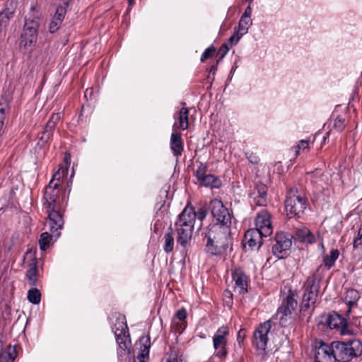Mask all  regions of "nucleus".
Masks as SVG:
<instances>
[{"label": "nucleus", "mask_w": 362, "mask_h": 362, "mask_svg": "<svg viewBox=\"0 0 362 362\" xmlns=\"http://www.w3.org/2000/svg\"><path fill=\"white\" fill-rule=\"evenodd\" d=\"M361 354L362 343L360 340L354 339L346 341H334L330 344L321 342L315 357L334 358L337 362H349Z\"/></svg>", "instance_id": "nucleus-1"}, {"label": "nucleus", "mask_w": 362, "mask_h": 362, "mask_svg": "<svg viewBox=\"0 0 362 362\" xmlns=\"http://www.w3.org/2000/svg\"><path fill=\"white\" fill-rule=\"evenodd\" d=\"M61 189L58 184L49 181L45 189L43 205L48 214V223L52 233L59 237V233L64 225L63 206L60 197Z\"/></svg>", "instance_id": "nucleus-2"}, {"label": "nucleus", "mask_w": 362, "mask_h": 362, "mask_svg": "<svg viewBox=\"0 0 362 362\" xmlns=\"http://www.w3.org/2000/svg\"><path fill=\"white\" fill-rule=\"evenodd\" d=\"M230 226L214 223L210 225L206 233V252L212 255H221L231 244Z\"/></svg>", "instance_id": "nucleus-3"}, {"label": "nucleus", "mask_w": 362, "mask_h": 362, "mask_svg": "<svg viewBox=\"0 0 362 362\" xmlns=\"http://www.w3.org/2000/svg\"><path fill=\"white\" fill-rule=\"evenodd\" d=\"M304 293L300 306V319L307 317V321L311 317L315 309V304L318 298L320 279L315 274L309 276L303 284Z\"/></svg>", "instance_id": "nucleus-4"}, {"label": "nucleus", "mask_w": 362, "mask_h": 362, "mask_svg": "<svg viewBox=\"0 0 362 362\" xmlns=\"http://www.w3.org/2000/svg\"><path fill=\"white\" fill-rule=\"evenodd\" d=\"M194 226V214L193 207L187 206L179 215L175 222L177 241L185 247L191 240Z\"/></svg>", "instance_id": "nucleus-5"}, {"label": "nucleus", "mask_w": 362, "mask_h": 362, "mask_svg": "<svg viewBox=\"0 0 362 362\" xmlns=\"http://www.w3.org/2000/svg\"><path fill=\"white\" fill-rule=\"evenodd\" d=\"M30 11L33 12V18H25V24L21 36V45L24 47H32L37 41L39 28L37 19L39 18V13L36 12L34 6L30 7Z\"/></svg>", "instance_id": "nucleus-6"}, {"label": "nucleus", "mask_w": 362, "mask_h": 362, "mask_svg": "<svg viewBox=\"0 0 362 362\" xmlns=\"http://www.w3.org/2000/svg\"><path fill=\"white\" fill-rule=\"evenodd\" d=\"M307 206L306 198L297 189H290L286 194L285 209L290 217H300Z\"/></svg>", "instance_id": "nucleus-7"}, {"label": "nucleus", "mask_w": 362, "mask_h": 362, "mask_svg": "<svg viewBox=\"0 0 362 362\" xmlns=\"http://www.w3.org/2000/svg\"><path fill=\"white\" fill-rule=\"evenodd\" d=\"M229 328L227 326L219 327L213 337V346L215 350L214 356L220 360H224L228 356L227 336Z\"/></svg>", "instance_id": "nucleus-8"}, {"label": "nucleus", "mask_w": 362, "mask_h": 362, "mask_svg": "<svg viewBox=\"0 0 362 362\" xmlns=\"http://www.w3.org/2000/svg\"><path fill=\"white\" fill-rule=\"evenodd\" d=\"M293 236L284 232L276 233L272 251V253L279 259L284 258L288 255V252L292 245Z\"/></svg>", "instance_id": "nucleus-9"}, {"label": "nucleus", "mask_w": 362, "mask_h": 362, "mask_svg": "<svg viewBox=\"0 0 362 362\" xmlns=\"http://www.w3.org/2000/svg\"><path fill=\"white\" fill-rule=\"evenodd\" d=\"M208 167L206 164L199 162L194 173V175L199 183L204 187L211 188H219L221 186L220 179L212 175L207 174Z\"/></svg>", "instance_id": "nucleus-10"}, {"label": "nucleus", "mask_w": 362, "mask_h": 362, "mask_svg": "<svg viewBox=\"0 0 362 362\" xmlns=\"http://www.w3.org/2000/svg\"><path fill=\"white\" fill-rule=\"evenodd\" d=\"M272 328V321L270 320L265 321L254 331L252 345L257 349L265 351L268 343V333Z\"/></svg>", "instance_id": "nucleus-11"}, {"label": "nucleus", "mask_w": 362, "mask_h": 362, "mask_svg": "<svg viewBox=\"0 0 362 362\" xmlns=\"http://www.w3.org/2000/svg\"><path fill=\"white\" fill-rule=\"evenodd\" d=\"M210 209L214 218L217 221L216 223L231 225L230 214L220 199H212L210 202Z\"/></svg>", "instance_id": "nucleus-12"}, {"label": "nucleus", "mask_w": 362, "mask_h": 362, "mask_svg": "<svg viewBox=\"0 0 362 362\" xmlns=\"http://www.w3.org/2000/svg\"><path fill=\"white\" fill-rule=\"evenodd\" d=\"M255 229L259 230L264 237H268L273 232L271 221V214L268 211L263 209L257 214L255 218Z\"/></svg>", "instance_id": "nucleus-13"}, {"label": "nucleus", "mask_w": 362, "mask_h": 362, "mask_svg": "<svg viewBox=\"0 0 362 362\" xmlns=\"http://www.w3.org/2000/svg\"><path fill=\"white\" fill-rule=\"evenodd\" d=\"M232 278L235 282V291L239 294L247 293L250 279L241 269L235 268L233 270Z\"/></svg>", "instance_id": "nucleus-14"}, {"label": "nucleus", "mask_w": 362, "mask_h": 362, "mask_svg": "<svg viewBox=\"0 0 362 362\" xmlns=\"http://www.w3.org/2000/svg\"><path fill=\"white\" fill-rule=\"evenodd\" d=\"M329 328L336 329L340 331L341 334L348 333V327L346 320L341 317L337 313L329 314L325 316V321L324 322Z\"/></svg>", "instance_id": "nucleus-15"}, {"label": "nucleus", "mask_w": 362, "mask_h": 362, "mask_svg": "<svg viewBox=\"0 0 362 362\" xmlns=\"http://www.w3.org/2000/svg\"><path fill=\"white\" fill-rule=\"evenodd\" d=\"M60 116L59 114H52L49 120L46 123L44 130L38 134V139L42 143V145L48 143L52 137L54 130L55 129L57 122L59 120Z\"/></svg>", "instance_id": "nucleus-16"}, {"label": "nucleus", "mask_w": 362, "mask_h": 362, "mask_svg": "<svg viewBox=\"0 0 362 362\" xmlns=\"http://www.w3.org/2000/svg\"><path fill=\"white\" fill-rule=\"evenodd\" d=\"M177 122L173 126V133L170 136V146L173 154L177 158H180L184 151V143L181 134L176 130Z\"/></svg>", "instance_id": "nucleus-17"}, {"label": "nucleus", "mask_w": 362, "mask_h": 362, "mask_svg": "<svg viewBox=\"0 0 362 362\" xmlns=\"http://www.w3.org/2000/svg\"><path fill=\"white\" fill-rule=\"evenodd\" d=\"M264 237L259 230L255 228L247 230L244 235L245 244H247L251 250H258L262 244V238Z\"/></svg>", "instance_id": "nucleus-18"}, {"label": "nucleus", "mask_w": 362, "mask_h": 362, "mask_svg": "<svg viewBox=\"0 0 362 362\" xmlns=\"http://www.w3.org/2000/svg\"><path fill=\"white\" fill-rule=\"evenodd\" d=\"M296 294L292 290H289L288 294L282 300L281 305L279 306L277 310V314H288L292 313L296 310L298 302L295 298Z\"/></svg>", "instance_id": "nucleus-19"}, {"label": "nucleus", "mask_w": 362, "mask_h": 362, "mask_svg": "<svg viewBox=\"0 0 362 362\" xmlns=\"http://www.w3.org/2000/svg\"><path fill=\"white\" fill-rule=\"evenodd\" d=\"M250 197L253 199L255 205L265 206L267 204V187L263 183H258L251 192Z\"/></svg>", "instance_id": "nucleus-20"}, {"label": "nucleus", "mask_w": 362, "mask_h": 362, "mask_svg": "<svg viewBox=\"0 0 362 362\" xmlns=\"http://www.w3.org/2000/svg\"><path fill=\"white\" fill-rule=\"evenodd\" d=\"M187 311L185 308L178 310L172 320L171 328L177 333H182L187 327Z\"/></svg>", "instance_id": "nucleus-21"}, {"label": "nucleus", "mask_w": 362, "mask_h": 362, "mask_svg": "<svg viewBox=\"0 0 362 362\" xmlns=\"http://www.w3.org/2000/svg\"><path fill=\"white\" fill-rule=\"evenodd\" d=\"M361 298V294L358 291L350 288L348 289L344 294V302L348 306V309L346 312V315L349 316L351 313V310L357 305V302Z\"/></svg>", "instance_id": "nucleus-22"}, {"label": "nucleus", "mask_w": 362, "mask_h": 362, "mask_svg": "<svg viewBox=\"0 0 362 362\" xmlns=\"http://www.w3.org/2000/svg\"><path fill=\"white\" fill-rule=\"evenodd\" d=\"M139 345L141 353L138 355L137 359L139 362H146V358H148L151 346L150 337L148 336H141L139 339Z\"/></svg>", "instance_id": "nucleus-23"}, {"label": "nucleus", "mask_w": 362, "mask_h": 362, "mask_svg": "<svg viewBox=\"0 0 362 362\" xmlns=\"http://www.w3.org/2000/svg\"><path fill=\"white\" fill-rule=\"evenodd\" d=\"M175 119L178 121L177 123L176 130L177 129L185 130L189 127V109L183 107L175 116Z\"/></svg>", "instance_id": "nucleus-24"}, {"label": "nucleus", "mask_w": 362, "mask_h": 362, "mask_svg": "<svg viewBox=\"0 0 362 362\" xmlns=\"http://www.w3.org/2000/svg\"><path fill=\"white\" fill-rule=\"evenodd\" d=\"M295 236L298 240L304 243L313 244L315 238L312 232L307 228H297Z\"/></svg>", "instance_id": "nucleus-25"}, {"label": "nucleus", "mask_w": 362, "mask_h": 362, "mask_svg": "<svg viewBox=\"0 0 362 362\" xmlns=\"http://www.w3.org/2000/svg\"><path fill=\"white\" fill-rule=\"evenodd\" d=\"M117 343L119 346L118 354L119 356L129 354L130 353L129 346L131 341L129 338V334H126L121 336L115 337Z\"/></svg>", "instance_id": "nucleus-26"}, {"label": "nucleus", "mask_w": 362, "mask_h": 362, "mask_svg": "<svg viewBox=\"0 0 362 362\" xmlns=\"http://www.w3.org/2000/svg\"><path fill=\"white\" fill-rule=\"evenodd\" d=\"M16 355L15 346L8 345L4 349L0 344V362H13Z\"/></svg>", "instance_id": "nucleus-27"}, {"label": "nucleus", "mask_w": 362, "mask_h": 362, "mask_svg": "<svg viewBox=\"0 0 362 362\" xmlns=\"http://www.w3.org/2000/svg\"><path fill=\"white\" fill-rule=\"evenodd\" d=\"M11 100V93H5L0 100V122H2V123L4 122L6 114L9 111Z\"/></svg>", "instance_id": "nucleus-28"}, {"label": "nucleus", "mask_w": 362, "mask_h": 362, "mask_svg": "<svg viewBox=\"0 0 362 362\" xmlns=\"http://www.w3.org/2000/svg\"><path fill=\"white\" fill-rule=\"evenodd\" d=\"M112 331L115 333V336H121L129 333V329L127 324L125 316L122 315L117 318Z\"/></svg>", "instance_id": "nucleus-29"}, {"label": "nucleus", "mask_w": 362, "mask_h": 362, "mask_svg": "<svg viewBox=\"0 0 362 362\" xmlns=\"http://www.w3.org/2000/svg\"><path fill=\"white\" fill-rule=\"evenodd\" d=\"M26 277L30 286H34L37 285L38 279V270L37 268V262L35 259L30 264L29 269L26 272Z\"/></svg>", "instance_id": "nucleus-30"}, {"label": "nucleus", "mask_w": 362, "mask_h": 362, "mask_svg": "<svg viewBox=\"0 0 362 362\" xmlns=\"http://www.w3.org/2000/svg\"><path fill=\"white\" fill-rule=\"evenodd\" d=\"M166 362H186L184 359L182 353L180 351L177 346L171 345L168 352V356Z\"/></svg>", "instance_id": "nucleus-31"}, {"label": "nucleus", "mask_w": 362, "mask_h": 362, "mask_svg": "<svg viewBox=\"0 0 362 362\" xmlns=\"http://www.w3.org/2000/svg\"><path fill=\"white\" fill-rule=\"evenodd\" d=\"M169 229L170 230V232L166 233L164 235L163 240H164V245H163V250L166 253L171 252L174 249V238L173 236L172 233V228L170 227Z\"/></svg>", "instance_id": "nucleus-32"}, {"label": "nucleus", "mask_w": 362, "mask_h": 362, "mask_svg": "<svg viewBox=\"0 0 362 362\" xmlns=\"http://www.w3.org/2000/svg\"><path fill=\"white\" fill-rule=\"evenodd\" d=\"M339 252L337 249H333L330 251L329 255H325L323 257V262L325 266L329 269L334 264L336 260L338 259Z\"/></svg>", "instance_id": "nucleus-33"}, {"label": "nucleus", "mask_w": 362, "mask_h": 362, "mask_svg": "<svg viewBox=\"0 0 362 362\" xmlns=\"http://www.w3.org/2000/svg\"><path fill=\"white\" fill-rule=\"evenodd\" d=\"M52 240V235L47 232L42 233L39 239V246L41 250L45 251L49 247Z\"/></svg>", "instance_id": "nucleus-34"}, {"label": "nucleus", "mask_w": 362, "mask_h": 362, "mask_svg": "<svg viewBox=\"0 0 362 362\" xmlns=\"http://www.w3.org/2000/svg\"><path fill=\"white\" fill-rule=\"evenodd\" d=\"M28 300L33 304H39L41 300V293L36 288H32L28 291Z\"/></svg>", "instance_id": "nucleus-35"}, {"label": "nucleus", "mask_w": 362, "mask_h": 362, "mask_svg": "<svg viewBox=\"0 0 362 362\" xmlns=\"http://www.w3.org/2000/svg\"><path fill=\"white\" fill-rule=\"evenodd\" d=\"M17 4L16 0H7L5 4V8L1 12L11 18L17 8Z\"/></svg>", "instance_id": "nucleus-36"}, {"label": "nucleus", "mask_w": 362, "mask_h": 362, "mask_svg": "<svg viewBox=\"0 0 362 362\" xmlns=\"http://www.w3.org/2000/svg\"><path fill=\"white\" fill-rule=\"evenodd\" d=\"M252 24V19L250 18H247L245 16H241L239 25H238V32H241V35H243L246 33H247L248 28Z\"/></svg>", "instance_id": "nucleus-37"}, {"label": "nucleus", "mask_w": 362, "mask_h": 362, "mask_svg": "<svg viewBox=\"0 0 362 362\" xmlns=\"http://www.w3.org/2000/svg\"><path fill=\"white\" fill-rule=\"evenodd\" d=\"M66 6H59L57 9L56 12L53 16V18L59 21V22L62 23L65 14L66 13V6H67V4H65Z\"/></svg>", "instance_id": "nucleus-38"}, {"label": "nucleus", "mask_w": 362, "mask_h": 362, "mask_svg": "<svg viewBox=\"0 0 362 362\" xmlns=\"http://www.w3.org/2000/svg\"><path fill=\"white\" fill-rule=\"evenodd\" d=\"M279 317V324L281 327H287L292 322L291 315L288 314H277Z\"/></svg>", "instance_id": "nucleus-39"}, {"label": "nucleus", "mask_w": 362, "mask_h": 362, "mask_svg": "<svg viewBox=\"0 0 362 362\" xmlns=\"http://www.w3.org/2000/svg\"><path fill=\"white\" fill-rule=\"evenodd\" d=\"M346 125L345 119L339 116L334 119L333 127L337 131L341 132L345 128Z\"/></svg>", "instance_id": "nucleus-40"}, {"label": "nucleus", "mask_w": 362, "mask_h": 362, "mask_svg": "<svg viewBox=\"0 0 362 362\" xmlns=\"http://www.w3.org/2000/svg\"><path fill=\"white\" fill-rule=\"evenodd\" d=\"M65 170L64 169H59L52 177V179L50 181H53L55 184H58V187L61 185V179L64 175Z\"/></svg>", "instance_id": "nucleus-41"}, {"label": "nucleus", "mask_w": 362, "mask_h": 362, "mask_svg": "<svg viewBox=\"0 0 362 362\" xmlns=\"http://www.w3.org/2000/svg\"><path fill=\"white\" fill-rule=\"evenodd\" d=\"M10 18L6 14L0 12V33L7 26Z\"/></svg>", "instance_id": "nucleus-42"}, {"label": "nucleus", "mask_w": 362, "mask_h": 362, "mask_svg": "<svg viewBox=\"0 0 362 362\" xmlns=\"http://www.w3.org/2000/svg\"><path fill=\"white\" fill-rule=\"evenodd\" d=\"M216 52V49L214 47L211 46L210 47L205 49V51L203 52L202 57H201V62H204L209 57H212L214 54Z\"/></svg>", "instance_id": "nucleus-43"}, {"label": "nucleus", "mask_w": 362, "mask_h": 362, "mask_svg": "<svg viewBox=\"0 0 362 362\" xmlns=\"http://www.w3.org/2000/svg\"><path fill=\"white\" fill-rule=\"evenodd\" d=\"M229 47L227 45V44H223L221 46V47L218 50L217 54L219 56V59L217 61V63H218L221 60L223 59V58L226 56V54L229 51Z\"/></svg>", "instance_id": "nucleus-44"}, {"label": "nucleus", "mask_w": 362, "mask_h": 362, "mask_svg": "<svg viewBox=\"0 0 362 362\" xmlns=\"http://www.w3.org/2000/svg\"><path fill=\"white\" fill-rule=\"evenodd\" d=\"M193 212L194 214V221L198 218L202 222L206 218V210L204 208H200L197 211H195L193 208Z\"/></svg>", "instance_id": "nucleus-45"}, {"label": "nucleus", "mask_w": 362, "mask_h": 362, "mask_svg": "<svg viewBox=\"0 0 362 362\" xmlns=\"http://www.w3.org/2000/svg\"><path fill=\"white\" fill-rule=\"evenodd\" d=\"M61 24H62V23L59 22V21L56 20L52 18V20L50 22L49 25V32L52 33L56 32L60 27Z\"/></svg>", "instance_id": "nucleus-46"}, {"label": "nucleus", "mask_w": 362, "mask_h": 362, "mask_svg": "<svg viewBox=\"0 0 362 362\" xmlns=\"http://www.w3.org/2000/svg\"><path fill=\"white\" fill-rule=\"evenodd\" d=\"M354 247L357 248L362 245V228L358 230L357 236L354 240Z\"/></svg>", "instance_id": "nucleus-47"}, {"label": "nucleus", "mask_w": 362, "mask_h": 362, "mask_svg": "<svg viewBox=\"0 0 362 362\" xmlns=\"http://www.w3.org/2000/svg\"><path fill=\"white\" fill-rule=\"evenodd\" d=\"M246 157L252 164H257L259 161V157L253 153H246Z\"/></svg>", "instance_id": "nucleus-48"}, {"label": "nucleus", "mask_w": 362, "mask_h": 362, "mask_svg": "<svg viewBox=\"0 0 362 362\" xmlns=\"http://www.w3.org/2000/svg\"><path fill=\"white\" fill-rule=\"evenodd\" d=\"M243 35H241V32H238L237 33L233 34L228 40L229 42H230L231 45H235L241 38Z\"/></svg>", "instance_id": "nucleus-49"}, {"label": "nucleus", "mask_w": 362, "mask_h": 362, "mask_svg": "<svg viewBox=\"0 0 362 362\" xmlns=\"http://www.w3.org/2000/svg\"><path fill=\"white\" fill-rule=\"evenodd\" d=\"M309 143L307 140H301L299 141L298 144L296 146V153H298V151L300 149L305 150L308 147Z\"/></svg>", "instance_id": "nucleus-50"}, {"label": "nucleus", "mask_w": 362, "mask_h": 362, "mask_svg": "<svg viewBox=\"0 0 362 362\" xmlns=\"http://www.w3.org/2000/svg\"><path fill=\"white\" fill-rule=\"evenodd\" d=\"M245 332H246V331L245 329H240L238 331V334H237V341L239 344L243 341V340L245 337Z\"/></svg>", "instance_id": "nucleus-51"}, {"label": "nucleus", "mask_w": 362, "mask_h": 362, "mask_svg": "<svg viewBox=\"0 0 362 362\" xmlns=\"http://www.w3.org/2000/svg\"><path fill=\"white\" fill-rule=\"evenodd\" d=\"M252 8L251 6L249 5L245 10L243 14L242 15L243 16H245V17H247V18H251V15H252Z\"/></svg>", "instance_id": "nucleus-52"}, {"label": "nucleus", "mask_w": 362, "mask_h": 362, "mask_svg": "<svg viewBox=\"0 0 362 362\" xmlns=\"http://www.w3.org/2000/svg\"><path fill=\"white\" fill-rule=\"evenodd\" d=\"M216 70H217V66L216 65H214L211 67L210 72L213 73V74H215Z\"/></svg>", "instance_id": "nucleus-53"}, {"label": "nucleus", "mask_w": 362, "mask_h": 362, "mask_svg": "<svg viewBox=\"0 0 362 362\" xmlns=\"http://www.w3.org/2000/svg\"><path fill=\"white\" fill-rule=\"evenodd\" d=\"M246 1H250V2H251L252 0H246Z\"/></svg>", "instance_id": "nucleus-54"}, {"label": "nucleus", "mask_w": 362, "mask_h": 362, "mask_svg": "<svg viewBox=\"0 0 362 362\" xmlns=\"http://www.w3.org/2000/svg\"><path fill=\"white\" fill-rule=\"evenodd\" d=\"M316 362H318V361H316Z\"/></svg>", "instance_id": "nucleus-55"}]
</instances>
